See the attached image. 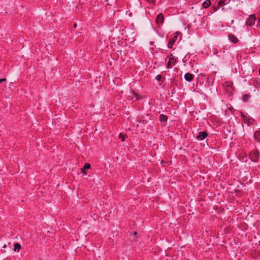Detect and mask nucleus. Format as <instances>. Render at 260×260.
Returning <instances> with one entry per match:
<instances>
[{"label":"nucleus","mask_w":260,"mask_h":260,"mask_svg":"<svg viewBox=\"0 0 260 260\" xmlns=\"http://www.w3.org/2000/svg\"><path fill=\"white\" fill-rule=\"evenodd\" d=\"M177 36L176 35H174L170 39L168 43V47L169 48H172V46L175 44L177 40Z\"/></svg>","instance_id":"5"},{"label":"nucleus","mask_w":260,"mask_h":260,"mask_svg":"<svg viewBox=\"0 0 260 260\" xmlns=\"http://www.w3.org/2000/svg\"><path fill=\"white\" fill-rule=\"evenodd\" d=\"M249 158L250 160L254 162H256L259 160V153L257 149H253L249 153Z\"/></svg>","instance_id":"1"},{"label":"nucleus","mask_w":260,"mask_h":260,"mask_svg":"<svg viewBox=\"0 0 260 260\" xmlns=\"http://www.w3.org/2000/svg\"><path fill=\"white\" fill-rule=\"evenodd\" d=\"M194 77V75L190 73H186L184 75V79L187 82H191Z\"/></svg>","instance_id":"8"},{"label":"nucleus","mask_w":260,"mask_h":260,"mask_svg":"<svg viewBox=\"0 0 260 260\" xmlns=\"http://www.w3.org/2000/svg\"><path fill=\"white\" fill-rule=\"evenodd\" d=\"M208 136V134L206 131H202L199 133L196 139L199 141L204 140Z\"/></svg>","instance_id":"3"},{"label":"nucleus","mask_w":260,"mask_h":260,"mask_svg":"<svg viewBox=\"0 0 260 260\" xmlns=\"http://www.w3.org/2000/svg\"><path fill=\"white\" fill-rule=\"evenodd\" d=\"M248 122H247V124L248 126H250L251 125H253L254 124V122L255 121V120L251 117L250 118H248Z\"/></svg>","instance_id":"15"},{"label":"nucleus","mask_w":260,"mask_h":260,"mask_svg":"<svg viewBox=\"0 0 260 260\" xmlns=\"http://www.w3.org/2000/svg\"><path fill=\"white\" fill-rule=\"evenodd\" d=\"M76 26H77L76 24H74V27H76Z\"/></svg>","instance_id":"29"},{"label":"nucleus","mask_w":260,"mask_h":260,"mask_svg":"<svg viewBox=\"0 0 260 260\" xmlns=\"http://www.w3.org/2000/svg\"><path fill=\"white\" fill-rule=\"evenodd\" d=\"M220 7V6H218V5H214L212 7V9H213L214 12H216L218 10V9Z\"/></svg>","instance_id":"20"},{"label":"nucleus","mask_w":260,"mask_h":260,"mask_svg":"<svg viewBox=\"0 0 260 260\" xmlns=\"http://www.w3.org/2000/svg\"><path fill=\"white\" fill-rule=\"evenodd\" d=\"M81 171H82V173L84 175H85L87 174V172H86V170H84V168H81Z\"/></svg>","instance_id":"23"},{"label":"nucleus","mask_w":260,"mask_h":260,"mask_svg":"<svg viewBox=\"0 0 260 260\" xmlns=\"http://www.w3.org/2000/svg\"><path fill=\"white\" fill-rule=\"evenodd\" d=\"M253 85L256 87H259L260 86V81L259 79L256 78L254 79L253 81Z\"/></svg>","instance_id":"14"},{"label":"nucleus","mask_w":260,"mask_h":260,"mask_svg":"<svg viewBox=\"0 0 260 260\" xmlns=\"http://www.w3.org/2000/svg\"><path fill=\"white\" fill-rule=\"evenodd\" d=\"M83 168H84V170L89 169L90 168V165L88 163H86Z\"/></svg>","instance_id":"18"},{"label":"nucleus","mask_w":260,"mask_h":260,"mask_svg":"<svg viewBox=\"0 0 260 260\" xmlns=\"http://www.w3.org/2000/svg\"><path fill=\"white\" fill-rule=\"evenodd\" d=\"M171 93L173 94L174 93V89H173L172 91H171Z\"/></svg>","instance_id":"28"},{"label":"nucleus","mask_w":260,"mask_h":260,"mask_svg":"<svg viewBox=\"0 0 260 260\" xmlns=\"http://www.w3.org/2000/svg\"><path fill=\"white\" fill-rule=\"evenodd\" d=\"M168 119V117L167 115L162 114L159 116V120L161 123V125H166Z\"/></svg>","instance_id":"6"},{"label":"nucleus","mask_w":260,"mask_h":260,"mask_svg":"<svg viewBox=\"0 0 260 260\" xmlns=\"http://www.w3.org/2000/svg\"><path fill=\"white\" fill-rule=\"evenodd\" d=\"M6 81V78H2V79H0V83H2L3 82H5Z\"/></svg>","instance_id":"24"},{"label":"nucleus","mask_w":260,"mask_h":260,"mask_svg":"<svg viewBox=\"0 0 260 260\" xmlns=\"http://www.w3.org/2000/svg\"><path fill=\"white\" fill-rule=\"evenodd\" d=\"M14 251L17 250L18 252L20 250L21 247V245L18 243H15L14 244Z\"/></svg>","instance_id":"16"},{"label":"nucleus","mask_w":260,"mask_h":260,"mask_svg":"<svg viewBox=\"0 0 260 260\" xmlns=\"http://www.w3.org/2000/svg\"><path fill=\"white\" fill-rule=\"evenodd\" d=\"M164 16L163 14H162V13L159 14L156 17V18L155 20V22L158 25H159L162 24V23H164Z\"/></svg>","instance_id":"4"},{"label":"nucleus","mask_w":260,"mask_h":260,"mask_svg":"<svg viewBox=\"0 0 260 260\" xmlns=\"http://www.w3.org/2000/svg\"><path fill=\"white\" fill-rule=\"evenodd\" d=\"M133 235H134V236H137V235H138V233H137V232H134V233H133Z\"/></svg>","instance_id":"26"},{"label":"nucleus","mask_w":260,"mask_h":260,"mask_svg":"<svg viewBox=\"0 0 260 260\" xmlns=\"http://www.w3.org/2000/svg\"><path fill=\"white\" fill-rule=\"evenodd\" d=\"M155 79L156 80H157L158 82H163L164 81V80H163L162 76L160 74H159L156 76Z\"/></svg>","instance_id":"17"},{"label":"nucleus","mask_w":260,"mask_h":260,"mask_svg":"<svg viewBox=\"0 0 260 260\" xmlns=\"http://www.w3.org/2000/svg\"><path fill=\"white\" fill-rule=\"evenodd\" d=\"M251 98L250 94H244L242 96V101L244 102H247Z\"/></svg>","instance_id":"12"},{"label":"nucleus","mask_w":260,"mask_h":260,"mask_svg":"<svg viewBox=\"0 0 260 260\" xmlns=\"http://www.w3.org/2000/svg\"><path fill=\"white\" fill-rule=\"evenodd\" d=\"M240 116L242 117V120L244 121L245 122H248V118H250V116L247 113H245L244 112L241 111L240 113Z\"/></svg>","instance_id":"9"},{"label":"nucleus","mask_w":260,"mask_h":260,"mask_svg":"<svg viewBox=\"0 0 260 260\" xmlns=\"http://www.w3.org/2000/svg\"><path fill=\"white\" fill-rule=\"evenodd\" d=\"M254 138L255 141L260 143V131H256L254 133Z\"/></svg>","instance_id":"10"},{"label":"nucleus","mask_w":260,"mask_h":260,"mask_svg":"<svg viewBox=\"0 0 260 260\" xmlns=\"http://www.w3.org/2000/svg\"><path fill=\"white\" fill-rule=\"evenodd\" d=\"M6 247H7L6 244H5V245L3 246V248H6Z\"/></svg>","instance_id":"27"},{"label":"nucleus","mask_w":260,"mask_h":260,"mask_svg":"<svg viewBox=\"0 0 260 260\" xmlns=\"http://www.w3.org/2000/svg\"><path fill=\"white\" fill-rule=\"evenodd\" d=\"M228 38L231 42L235 44H236L239 42L238 39L232 33L229 34Z\"/></svg>","instance_id":"7"},{"label":"nucleus","mask_w":260,"mask_h":260,"mask_svg":"<svg viewBox=\"0 0 260 260\" xmlns=\"http://www.w3.org/2000/svg\"><path fill=\"white\" fill-rule=\"evenodd\" d=\"M147 1L150 3H154L155 2V0H147Z\"/></svg>","instance_id":"25"},{"label":"nucleus","mask_w":260,"mask_h":260,"mask_svg":"<svg viewBox=\"0 0 260 260\" xmlns=\"http://www.w3.org/2000/svg\"><path fill=\"white\" fill-rule=\"evenodd\" d=\"M133 95L136 98L137 100H139V95L136 93V92H133Z\"/></svg>","instance_id":"22"},{"label":"nucleus","mask_w":260,"mask_h":260,"mask_svg":"<svg viewBox=\"0 0 260 260\" xmlns=\"http://www.w3.org/2000/svg\"><path fill=\"white\" fill-rule=\"evenodd\" d=\"M125 136H124V135L122 134L121 133L119 134V138L121 139V141L122 142L124 141V140H125Z\"/></svg>","instance_id":"19"},{"label":"nucleus","mask_w":260,"mask_h":260,"mask_svg":"<svg viewBox=\"0 0 260 260\" xmlns=\"http://www.w3.org/2000/svg\"><path fill=\"white\" fill-rule=\"evenodd\" d=\"M172 68L171 58H170L169 61L167 62V68L170 69Z\"/></svg>","instance_id":"21"},{"label":"nucleus","mask_w":260,"mask_h":260,"mask_svg":"<svg viewBox=\"0 0 260 260\" xmlns=\"http://www.w3.org/2000/svg\"><path fill=\"white\" fill-rule=\"evenodd\" d=\"M230 2V1L229 0H217L216 3H217V5L218 6H224L228 4H229Z\"/></svg>","instance_id":"11"},{"label":"nucleus","mask_w":260,"mask_h":260,"mask_svg":"<svg viewBox=\"0 0 260 260\" xmlns=\"http://www.w3.org/2000/svg\"><path fill=\"white\" fill-rule=\"evenodd\" d=\"M211 3L210 0H206L203 3L202 6L204 8L207 9L211 5Z\"/></svg>","instance_id":"13"},{"label":"nucleus","mask_w":260,"mask_h":260,"mask_svg":"<svg viewBox=\"0 0 260 260\" xmlns=\"http://www.w3.org/2000/svg\"><path fill=\"white\" fill-rule=\"evenodd\" d=\"M256 20V18L255 14L250 15L246 21V25L247 26L251 27L254 24Z\"/></svg>","instance_id":"2"},{"label":"nucleus","mask_w":260,"mask_h":260,"mask_svg":"<svg viewBox=\"0 0 260 260\" xmlns=\"http://www.w3.org/2000/svg\"><path fill=\"white\" fill-rule=\"evenodd\" d=\"M258 72H259V74L260 75V68H259Z\"/></svg>","instance_id":"30"}]
</instances>
